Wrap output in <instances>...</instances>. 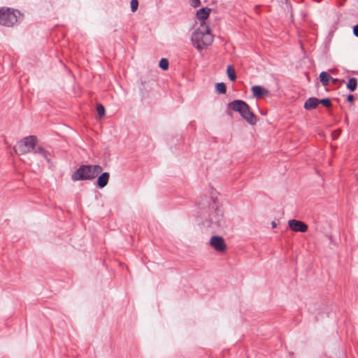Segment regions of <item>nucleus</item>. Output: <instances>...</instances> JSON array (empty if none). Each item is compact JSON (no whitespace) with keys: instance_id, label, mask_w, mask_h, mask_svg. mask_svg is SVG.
<instances>
[{"instance_id":"f257e3e1","label":"nucleus","mask_w":358,"mask_h":358,"mask_svg":"<svg viewBox=\"0 0 358 358\" xmlns=\"http://www.w3.org/2000/svg\"><path fill=\"white\" fill-rule=\"evenodd\" d=\"M191 41L199 51H201L204 47L211 45L213 36L210 34L209 26L206 22H201L200 26L193 31Z\"/></svg>"},{"instance_id":"f03ea898","label":"nucleus","mask_w":358,"mask_h":358,"mask_svg":"<svg viewBox=\"0 0 358 358\" xmlns=\"http://www.w3.org/2000/svg\"><path fill=\"white\" fill-rule=\"evenodd\" d=\"M238 112L241 116L249 124L254 125L257 122V118L250 110L249 105L242 100H234L229 102L227 106V113L232 115V112Z\"/></svg>"},{"instance_id":"7ed1b4c3","label":"nucleus","mask_w":358,"mask_h":358,"mask_svg":"<svg viewBox=\"0 0 358 358\" xmlns=\"http://www.w3.org/2000/svg\"><path fill=\"white\" fill-rule=\"evenodd\" d=\"M100 165H81L71 176L73 181L93 180L101 173Z\"/></svg>"},{"instance_id":"20e7f679","label":"nucleus","mask_w":358,"mask_h":358,"mask_svg":"<svg viewBox=\"0 0 358 358\" xmlns=\"http://www.w3.org/2000/svg\"><path fill=\"white\" fill-rule=\"evenodd\" d=\"M224 223L222 210L215 204L210 208L209 213L203 222L204 226L213 229L223 227Z\"/></svg>"},{"instance_id":"39448f33","label":"nucleus","mask_w":358,"mask_h":358,"mask_svg":"<svg viewBox=\"0 0 358 358\" xmlns=\"http://www.w3.org/2000/svg\"><path fill=\"white\" fill-rule=\"evenodd\" d=\"M21 15L19 10L9 8H0V24L6 27H12L18 22Z\"/></svg>"},{"instance_id":"423d86ee","label":"nucleus","mask_w":358,"mask_h":358,"mask_svg":"<svg viewBox=\"0 0 358 358\" xmlns=\"http://www.w3.org/2000/svg\"><path fill=\"white\" fill-rule=\"evenodd\" d=\"M37 143V138L35 136L24 137L14 147L16 153L24 155L33 151Z\"/></svg>"},{"instance_id":"0eeeda50","label":"nucleus","mask_w":358,"mask_h":358,"mask_svg":"<svg viewBox=\"0 0 358 358\" xmlns=\"http://www.w3.org/2000/svg\"><path fill=\"white\" fill-rule=\"evenodd\" d=\"M210 245L217 252H222L226 249L224 238L220 236H213L210 240Z\"/></svg>"},{"instance_id":"6e6552de","label":"nucleus","mask_w":358,"mask_h":358,"mask_svg":"<svg viewBox=\"0 0 358 358\" xmlns=\"http://www.w3.org/2000/svg\"><path fill=\"white\" fill-rule=\"evenodd\" d=\"M288 226L293 231L295 232H306L308 229V225L306 224L296 220H289Z\"/></svg>"},{"instance_id":"1a4fd4ad","label":"nucleus","mask_w":358,"mask_h":358,"mask_svg":"<svg viewBox=\"0 0 358 358\" xmlns=\"http://www.w3.org/2000/svg\"><path fill=\"white\" fill-rule=\"evenodd\" d=\"M252 94L257 99H259L263 96H268L270 92L260 85H254L251 88Z\"/></svg>"},{"instance_id":"9d476101","label":"nucleus","mask_w":358,"mask_h":358,"mask_svg":"<svg viewBox=\"0 0 358 358\" xmlns=\"http://www.w3.org/2000/svg\"><path fill=\"white\" fill-rule=\"evenodd\" d=\"M109 178L110 174L108 172L102 173L97 178L96 185L99 188L105 187L108 183Z\"/></svg>"},{"instance_id":"9b49d317","label":"nucleus","mask_w":358,"mask_h":358,"mask_svg":"<svg viewBox=\"0 0 358 358\" xmlns=\"http://www.w3.org/2000/svg\"><path fill=\"white\" fill-rule=\"evenodd\" d=\"M210 11L211 10L208 8H201L196 11V18L199 20H201L202 22H205L204 20H206L209 17Z\"/></svg>"},{"instance_id":"f8f14e48","label":"nucleus","mask_w":358,"mask_h":358,"mask_svg":"<svg viewBox=\"0 0 358 358\" xmlns=\"http://www.w3.org/2000/svg\"><path fill=\"white\" fill-rule=\"evenodd\" d=\"M319 104V99L315 97H310L308 98L305 103L304 108L308 110H313Z\"/></svg>"},{"instance_id":"ddd939ff","label":"nucleus","mask_w":358,"mask_h":358,"mask_svg":"<svg viewBox=\"0 0 358 358\" xmlns=\"http://www.w3.org/2000/svg\"><path fill=\"white\" fill-rule=\"evenodd\" d=\"M332 77L327 72L322 71L320 74V80L322 85L327 86Z\"/></svg>"},{"instance_id":"4468645a","label":"nucleus","mask_w":358,"mask_h":358,"mask_svg":"<svg viewBox=\"0 0 358 358\" xmlns=\"http://www.w3.org/2000/svg\"><path fill=\"white\" fill-rule=\"evenodd\" d=\"M357 87V79L355 78H350L347 83V88L350 92H354Z\"/></svg>"},{"instance_id":"2eb2a0df","label":"nucleus","mask_w":358,"mask_h":358,"mask_svg":"<svg viewBox=\"0 0 358 358\" xmlns=\"http://www.w3.org/2000/svg\"><path fill=\"white\" fill-rule=\"evenodd\" d=\"M227 73L229 79L231 81L234 82L236 80V73H235L233 66H231V65L228 66V67L227 69Z\"/></svg>"},{"instance_id":"dca6fc26","label":"nucleus","mask_w":358,"mask_h":358,"mask_svg":"<svg viewBox=\"0 0 358 358\" xmlns=\"http://www.w3.org/2000/svg\"><path fill=\"white\" fill-rule=\"evenodd\" d=\"M215 89L217 93L219 94H225L227 89L226 85L224 83H218L215 85Z\"/></svg>"},{"instance_id":"f3484780","label":"nucleus","mask_w":358,"mask_h":358,"mask_svg":"<svg viewBox=\"0 0 358 358\" xmlns=\"http://www.w3.org/2000/svg\"><path fill=\"white\" fill-rule=\"evenodd\" d=\"M33 151L34 153L39 154L45 159L48 158V153L42 147H37L36 148H35Z\"/></svg>"},{"instance_id":"a211bd4d","label":"nucleus","mask_w":358,"mask_h":358,"mask_svg":"<svg viewBox=\"0 0 358 358\" xmlns=\"http://www.w3.org/2000/svg\"><path fill=\"white\" fill-rule=\"evenodd\" d=\"M159 66L162 69V70H167L168 68H169V61L167 59H165V58H162L160 59L159 61Z\"/></svg>"},{"instance_id":"6ab92c4d","label":"nucleus","mask_w":358,"mask_h":358,"mask_svg":"<svg viewBox=\"0 0 358 358\" xmlns=\"http://www.w3.org/2000/svg\"><path fill=\"white\" fill-rule=\"evenodd\" d=\"M319 103H321L322 106L327 108H329L331 106L332 103L331 100L329 98L322 99L319 100Z\"/></svg>"},{"instance_id":"aec40b11","label":"nucleus","mask_w":358,"mask_h":358,"mask_svg":"<svg viewBox=\"0 0 358 358\" xmlns=\"http://www.w3.org/2000/svg\"><path fill=\"white\" fill-rule=\"evenodd\" d=\"M96 113L99 117H101L105 114V108L102 104H100L96 108Z\"/></svg>"},{"instance_id":"412c9836","label":"nucleus","mask_w":358,"mask_h":358,"mask_svg":"<svg viewBox=\"0 0 358 358\" xmlns=\"http://www.w3.org/2000/svg\"><path fill=\"white\" fill-rule=\"evenodd\" d=\"M131 10L135 12L138 6V1L137 0H131L130 2Z\"/></svg>"},{"instance_id":"4be33fe9","label":"nucleus","mask_w":358,"mask_h":358,"mask_svg":"<svg viewBox=\"0 0 358 358\" xmlns=\"http://www.w3.org/2000/svg\"><path fill=\"white\" fill-rule=\"evenodd\" d=\"M189 3L192 7L196 8L200 6L201 1L200 0H189Z\"/></svg>"},{"instance_id":"5701e85b","label":"nucleus","mask_w":358,"mask_h":358,"mask_svg":"<svg viewBox=\"0 0 358 358\" xmlns=\"http://www.w3.org/2000/svg\"><path fill=\"white\" fill-rule=\"evenodd\" d=\"M353 34L355 36L358 37V24L353 27Z\"/></svg>"},{"instance_id":"b1692460","label":"nucleus","mask_w":358,"mask_h":358,"mask_svg":"<svg viewBox=\"0 0 358 358\" xmlns=\"http://www.w3.org/2000/svg\"><path fill=\"white\" fill-rule=\"evenodd\" d=\"M347 100L349 101V102H353L355 101V96L353 94H349L348 96H347Z\"/></svg>"},{"instance_id":"393cba45","label":"nucleus","mask_w":358,"mask_h":358,"mask_svg":"<svg viewBox=\"0 0 358 358\" xmlns=\"http://www.w3.org/2000/svg\"><path fill=\"white\" fill-rule=\"evenodd\" d=\"M276 226H277V224H276L275 222L273 221V222H271V227H272V228H275V227H276Z\"/></svg>"},{"instance_id":"a878e982","label":"nucleus","mask_w":358,"mask_h":358,"mask_svg":"<svg viewBox=\"0 0 358 358\" xmlns=\"http://www.w3.org/2000/svg\"><path fill=\"white\" fill-rule=\"evenodd\" d=\"M330 80H331L333 83H336V82L337 81V79L332 78V79H331Z\"/></svg>"}]
</instances>
